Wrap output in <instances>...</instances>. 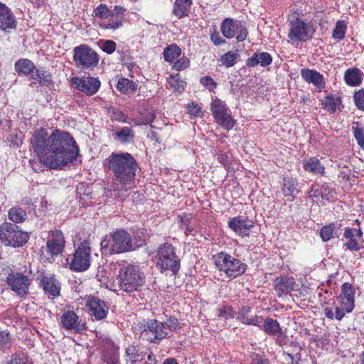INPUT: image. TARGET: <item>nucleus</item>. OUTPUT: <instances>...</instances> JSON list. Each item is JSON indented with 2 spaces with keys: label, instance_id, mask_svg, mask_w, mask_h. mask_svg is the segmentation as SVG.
<instances>
[{
  "label": "nucleus",
  "instance_id": "obj_33",
  "mask_svg": "<svg viewBox=\"0 0 364 364\" xmlns=\"http://www.w3.org/2000/svg\"><path fill=\"white\" fill-rule=\"evenodd\" d=\"M191 4L192 0H176L174 2L173 14L178 18L187 16Z\"/></svg>",
  "mask_w": 364,
  "mask_h": 364
},
{
  "label": "nucleus",
  "instance_id": "obj_21",
  "mask_svg": "<svg viewBox=\"0 0 364 364\" xmlns=\"http://www.w3.org/2000/svg\"><path fill=\"white\" fill-rule=\"evenodd\" d=\"M86 307L90 314L96 320H102L107 317L109 308L103 300L97 297H90L87 301Z\"/></svg>",
  "mask_w": 364,
  "mask_h": 364
},
{
  "label": "nucleus",
  "instance_id": "obj_51",
  "mask_svg": "<svg viewBox=\"0 0 364 364\" xmlns=\"http://www.w3.org/2000/svg\"><path fill=\"white\" fill-rule=\"evenodd\" d=\"M190 65V60L188 58L183 56L178 59L173 64V69L177 71L183 70L186 69Z\"/></svg>",
  "mask_w": 364,
  "mask_h": 364
},
{
  "label": "nucleus",
  "instance_id": "obj_44",
  "mask_svg": "<svg viewBox=\"0 0 364 364\" xmlns=\"http://www.w3.org/2000/svg\"><path fill=\"white\" fill-rule=\"evenodd\" d=\"M109 114L111 120L122 123H127L128 117L122 111L119 109L111 107L109 109Z\"/></svg>",
  "mask_w": 364,
  "mask_h": 364
},
{
  "label": "nucleus",
  "instance_id": "obj_3",
  "mask_svg": "<svg viewBox=\"0 0 364 364\" xmlns=\"http://www.w3.org/2000/svg\"><path fill=\"white\" fill-rule=\"evenodd\" d=\"M117 279L122 290L133 292L144 284L145 277L139 265L129 264L120 269Z\"/></svg>",
  "mask_w": 364,
  "mask_h": 364
},
{
  "label": "nucleus",
  "instance_id": "obj_56",
  "mask_svg": "<svg viewBox=\"0 0 364 364\" xmlns=\"http://www.w3.org/2000/svg\"><path fill=\"white\" fill-rule=\"evenodd\" d=\"M323 191V186L322 188L318 184H314L311 186L310 191L308 192V196L309 198H318L322 197Z\"/></svg>",
  "mask_w": 364,
  "mask_h": 364
},
{
  "label": "nucleus",
  "instance_id": "obj_54",
  "mask_svg": "<svg viewBox=\"0 0 364 364\" xmlns=\"http://www.w3.org/2000/svg\"><path fill=\"white\" fill-rule=\"evenodd\" d=\"M336 191L328 185H323L322 198L328 201H333L336 198Z\"/></svg>",
  "mask_w": 364,
  "mask_h": 364
},
{
  "label": "nucleus",
  "instance_id": "obj_23",
  "mask_svg": "<svg viewBox=\"0 0 364 364\" xmlns=\"http://www.w3.org/2000/svg\"><path fill=\"white\" fill-rule=\"evenodd\" d=\"M274 287L278 296L280 297L291 291H297L299 284L293 277H281L274 279Z\"/></svg>",
  "mask_w": 364,
  "mask_h": 364
},
{
  "label": "nucleus",
  "instance_id": "obj_31",
  "mask_svg": "<svg viewBox=\"0 0 364 364\" xmlns=\"http://www.w3.org/2000/svg\"><path fill=\"white\" fill-rule=\"evenodd\" d=\"M303 168L305 171L314 174H322L324 172V166L316 157L303 160Z\"/></svg>",
  "mask_w": 364,
  "mask_h": 364
},
{
  "label": "nucleus",
  "instance_id": "obj_13",
  "mask_svg": "<svg viewBox=\"0 0 364 364\" xmlns=\"http://www.w3.org/2000/svg\"><path fill=\"white\" fill-rule=\"evenodd\" d=\"M40 286L50 299H55L60 295V284L53 274L43 272L37 277Z\"/></svg>",
  "mask_w": 364,
  "mask_h": 364
},
{
  "label": "nucleus",
  "instance_id": "obj_11",
  "mask_svg": "<svg viewBox=\"0 0 364 364\" xmlns=\"http://www.w3.org/2000/svg\"><path fill=\"white\" fill-rule=\"evenodd\" d=\"M312 28L309 23L296 17L290 21L288 38L292 42H305L312 36Z\"/></svg>",
  "mask_w": 364,
  "mask_h": 364
},
{
  "label": "nucleus",
  "instance_id": "obj_64",
  "mask_svg": "<svg viewBox=\"0 0 364 364\" xmlns=\"http://www.w3.org/2000/svg\"><path fill=\"white\" fill-rule=\"evenodd\" d=\"M103 360L107 364H117L118 362V358L115 354H112L111 355L105 354L103 356Z\"/></svg>",
  "mask_w": 364,
  "mask_h": 364
},
{
  "label": "nucleus",
  "instance_id": "obj_7",
  "mask_svg": "<svg viewBox=\"0 0 364 364\" xmlns=\"http://www.w3.org/2000/svg\"><path fill=\"white\" fill-rule=\"evenodd\" d=\"M28 239V233L20 230L15 224L4 223L0 225V240L5 245L14 247L23 246Z\"/></svg>",
  "mask_w": 364,
  "mask_h": 364
},
{
  "label": "nucleus",
  "instance_id": "obj_37",
  "mask_svg": "<svg viewBox=\"0 0 364 364\" xmlns=\"http://www.w3.org/2000/svg\"><path fill=\"white\" fill-rule=\"evenodd\" d=\"M117 88L123 94H129L136 90L137 85L132 80L122 77L117 82Z\"/></svg>",
  "mask_w": 364,
  "mask_h": 364
},
{
  "label": "nucleus",
  "instance_id": "obj_39",
  "mask_svg": "<svg viewBox=\"0 0 364 364\" xmlns=\"http://www.w3.org/2000/svg\"><path fill=\"white\" fill-rule=\"evenodd\" d=\"M32 80H38L41 85H50L52 84V75L50 73L45 70H36L34 74H32Z\"/></svg>",
  "mask_w": 364,
  "mask_h": 364
},
{
  "label": "nucleus",
  "instance_id": "obj_29",
  "mask_svg": "<svg viewBox=\"0 0 364 364\" xmlns=\"http://www.w3.org/2000/svg\"><path fill=\"white\" fill-rule=\"evenodd\" d=\"M16 27L15 16L10 9L0 14V30L4 32H10Z\"/></svg>",
  "mask_w": 364,
  "mask_h": 364
},
{
  "label": "nucleus",
  "instance_id": "obj_20",
  "mask_svg": "<svg viewBox=\"0 0 364 364\" xmlns=\"http://www.w3.org/2000/svg\"><path fill=\"white\" fill-rule=\"evenodd\" d=\"M228 227L237 235L241 237L250 235V232L254 226V222L247 216L238 215L228 221Z\"/></svg>",
  "mask_w": 364,
  "mask_h": 364
},
{
  "label": "nucleus",
  "instance_id": "obj_14",
  "mask_svg": "<svg viewBox=\"0 0 364 364\" xmlns=\"http://www.w3.org/2000/svg\"><path fill=\"white\" fill-rule=\"evenodd\" d=\"M166 328L164 323L156 320H149L144 325L141 336L150 342H156L166 337Z\"/></svg>",
  "mask_w": 364,
  "mask_h": 364
},
{
  "label": "nucleus",
  "instance_id": "obj_2",
  "mask_svg": "<svg viewBox=\"0 0 364 364\" xmlns=\"http://www.w3.org/2000/svg\"><path fill=\"white\" fill-rule=\"evenodd\" d=\"M108 173L113 174L112 189L114 196L123 199L126 193L134 185L138 164L128 152H112L103 162Z\"/></svg>",
  "mask_w": 364,
  "mask_h": 364
},
{
  "label": "nucleus",
  "instance_id": "obj_5",
  "mask_svg": "<svg viewBox=\"0 0 364 364\" xmlns=\"http://www.w3.org/2000/svg\"><path fill=\"white\" fill-rule=\"evenodd\" d=\"M103 253L119 254L135 250L131 235L123 229L114 232L111 239L105 238L101 242Z\"/></svg>",
  "mask_w": 364,
  "mask_h": 364
},
{
  "label": "nucleus",
  "instance_id": "obj_58",
  "mask_svg": "<svg viewBox=\"0 0 364 364\" xmlns=\"http://www.w3.org/2000/svg\"><path fill=\"white\" fill-rule=\"evenodd\" d=\"M144 230L141 231L136 232L134 239L136 240V244L134 246L136 247H139L142 246L144 242L147 240V236L144 235Z\"/></svg>",
  "mask_w": 364,
  "mask_h": 364
},
{
  "label": "nucleus",
  "instance_id": "obj_16",
  "mask_svg": "<svg viewBox=\"0 0 364 364\" xmlns=\"http://www.w3.org/2000/svg\"><path fill=\"white\" fill-rule=\"evenodd\" d=\"M70 83L74 88L90 96L95 95L101 85L100 81L92 77H74L71 79Z\"/></svg>",
  "mask_w": 364,
  "mask_h": 364
},
{
  "label": "nucleus",
  "instance_id": "obj_52",
  "mask_svg": "<svg viewBox=\"0 0 364 364\" xmlns=\"http://www.w3.org/2000/svg\"><path fill=\"white\" fill-rule=\"evenodd\" d=\"M353 100L356 107L359 109L364 111V90H360L355 92L353 96Z\"/></svg>",
  "mask_w": 364,
  "mask_h": 364
},
{
  "label": "nucleus",
  "instance_id": "obj_60",
  "mask_svg": "<svg viewBox=\"0 0 364 364\" xmlns=\"http://www.w3.org/2000/svg\"><path fill=\"white\" fill-rule=\"evenodd\" d=\"M28 359L23 355L22 356L20 355H14L9 364H27Z\"/></svg>",
  "mask_w": 364,
  "mask_h": 364
},
{
  "label": "nucleus",
  "instance_id": "obj_49",
  "mask_svg": "<svg viewBox=\"0 0 364 364\" xmlns=\"http://www.w3.org/2000/svg\"><path fill=\"white\" fill-rule=\"evenodd\" d=\"M325 316L329 318L333 319L336 318L337 320L341 319V311L338 307H326L324 311Z\"/></svg>",
  "mask_w": 364,
  "mask_h": 364
},
{
  "label": "nucleus",
  "instance_id": "obj_46",
  "mask_svg": "<svg viewBox=\"0 0 364 364\" xmlns=\"http://www.w3.org/2000/svg\"><path fill=\"white\" fill-rule=\"evenodd\" d=\"M352 130L357 141L364 139V127L358 122H353Z\"/></svg>",
  "mask_w": 364,
  "mask_h": 364
},
{
  "label": "nucleus",
  "instance_id": "obj_59",
  "mask_svg": "<svg viewBox=\"0 0 364 364\" xmlns=\"http://www.w3.org/2000/svg\"><path fill=\"white\" fill-rule=\"evenodd\" d=\"M263 323V318L262 316H255L253 317H249L247 320H245V324L261 326Z\"/></svg>",
  "mask_w": 364,
  "mask_h": 364
},
{
  "label": "nucleus",
  "instance_id": "obj_43",
  "mask_svg": "<svg viewBox=\"0 0 364 364\" xmlns=\"http://www.w3.org/2000/svg\"><path fill=\"white\" fill-rule=\"evenodd\" d=\"M216 316L222 320H228L234 318L235 313L232 306L225 305L217 310Z\"/></svg>",
  "mask_w": 364,
  "mask_h": 364
},
{
  "label": "nucleus",
  "instance_id": "obj_9",
  "mask_svg": "<svg viewBox=\"0 0 364 364\" xmlns=\"http://www.w3.org/2000/svg\"><path fill=\"white\" fill-rule=\"evenodd\" d=\"M91 264V248L87 240H83L75 250L70 262V269L75 272H84L89 269Z\"/></svg>",
  "mask_w": 364,
  "mask_h": 364
},
{
  "label": "nucleus",
  "instance_id": "obj_30",
  "mask_svg": "<svg viewBox=\"0 0 364 364\" xmlns=\"http://www.w3.org/2000/svg\"><path fill=\"white\" fill-rule=\"evenodd\" d=\"M149 353L144 352L134 346H129L126 349L127 361L131 364H139L145 360Z\"/></svg>",
  "mask_w": 364,
  "mask_h": 364
},
{
  "label": "nucleus",
  "instance_id": "obj_63",
  "mask_svg": "<svg viewBox=\"0 0 364 364\" xmlns=\"http://www.w3.org/2000/svg\"><path fill=\"white\" fill-rule=\"evenodd\" d=\"M274 336L276 338L277 343L279 346L285 344L287 341V338L282 333V329L278 332V334H275Z\"/></svg>",
  "mask_w": 364,
  "mask_h": 364
},
{
  "label": "nucleus",
  "instance_id": "obj_34",
  "mask_svg": "<svg viewBox=\"0 0 364 364\" xmlns=\"http://www.w3.org/2000/svg\"><path fill=\"white\" fill-rule=\"evenodd\" d=\"M168 88L173 93L181 94L184 90L186 82L183 81L179 74L171 75L168 78Z\"/></svg>",
  "mask_w": 364,
  "mask_h": 364
},
{
  "label": "nucleus",
  "instance_id": "obj_36",
  "mask_svg": "<svg viewBox=\"0 0 364 364\" xmlns=\"http://www.w3.org/2000/svg\"><path fill=\"white\" fill-rule=\"evenodd\" d=\"M181 54V49L176 44H171L164 50L163 55L166 62H173Z\"/></svg>",
  "mask_w": 364,
  "mask_h": 364
},
{
  "label": "nucleus",
  "instance_id": "obj_45",
  "mask_svg": "<svg viewBox=\"0 0 364 364\" xmlns=\"http://www.w3.org/2000/svg\"><path fill=\"white\" fill-rule=\"evenodd\" d=\"M188 113L191 118L203 117V112L199 104L191 102L187 104Z\"/></svg>",
  "mask_w": 364,
  "mask_h": 364
},
{
  "label": "nucleus",
  "instance_id": "obj_28",
  "mask_svg": "<svg viewBox=\"0 0 364 364\" xmlns=\"http://www.w3.org/2000/svg\"><path fill=\"white\" fill-rule=\"evenodd\" d=\"M272 62L271 55L267 52H262L254 53L252 57L247 60L246 65L248 67H255L257 65L265 67L270 65Z\"/></svg>",
  "mask_w": 364,
  "mask_h": 364
},
{
  "label": "nucleus",
  "instance_id": "obj_62",
  "mask_svg": "<svg viewBox=\"0 0 364 364\" xmlns=\"http://www.w3.org/2000/svg\"><path fill=\"white\" fill-rule=\"evenodd\" d=\"M178 221L181 223V228L189 225L191 220V215L184 213L178 216Z\"/></svg>",
  "mask_w": 364,
  "mask_h": 364
},
{
  "label": "nucleus",
  "instance_id": "obj_12",
  "mask_svg": "<svg viewBox=\"0 0 364 364\" xmlns=\"http://www.w3.org/2000/svg\"><path fill=\"white\" fill-rule=\"evenodd\" d=\"M221 32L227 38H236L237 41L241 42L246 39L247 30L241 21L226 18L221 23Z\"/></svg>",
  "mask_w": 364,
  "mask_h": 364
},
{
  "label": "nucleus",
  "instance_id": "obj_19",
  "mask_svg": "<svg viewBox=\"0 0 364 364\" xmlns=\"http://www.w3.org/2000/svg\"><path fill=\"white\" fill-rule=\"evenodd\" d=\"M60 325L67 331L79 333L83 330V324L80 317L73 310L63 309L60 316Z\"/></svg>",
  "mask_w": 364,
  "mask_h": 364
},
{
  "label": "nucleus",
  "instance_id": "obj_10",
  "mask_svg": "<svg viewBox=\"0 0 364 364\" xmlns=\"http://www.w3.org/2000/svg\"><path fill=\"white\" fill-rule=\"evenodd\" d=\"M73 60L78 68L85 70L96 67L99 62V56L89 46L80 45L74 48Z\"/></svg>",
  "mask_w": 364,
  "mask_h": 364
},
{
  "label": "nucleus",
  "instance_id": "obj_57",
  "mask_svg": "<svg viewBox=\"0 0 364 364\" xmlns=\"http://www.w3.org/2000/svg\"><path fill=\"white\" fill-rule=\"evenodd\" d=\"M250 310L251 309L250 306H242L238 311L237 318L242 323H245V320H247L249 318L248 314L250 312Z\"/></svg>",
  "mask_w": 364,
  "mask_h": 364
},
{
  "label": "nucleus",
  "instance_id": "obj_15",
  "mask_svg": "<svg viewBox=\"0 0 364 364\" xmlns=\"http://www.w3.org/2000/svg\"><path fill=\"white\" fill-rule=\"evenodd\" d=\"M65 245V237L60 230H52L49 232L46 242V249L47 252L53 259L63 252Z\"/></svg>",
  "mask_w": 364,
  "mask_h": 364
},
{
  "label": "nucleus",
  "instance_id": "obj_41",
  "mask_svg": "<svg viewBox=\"0 0 364 364\" xmlns=\"http://www.w3.org/2000/svg\"><path fill=\"white\" fill-rule=\"evenodd\" d=\"M341 104L340 97H335L333 95L326 96L322 100V105L324 108L330 112H334L336 110L338 106Z\"/></svg>",
  "mask_w": 364,
  "mask_h": 364
},
{
  "label": "nucleus",
  "instance_id": "obj_48",
  "mask_svg": "<svg viewBox=\"0 0 364 364\" xmlns=\"http://www.w3.org/2000/svg\"><path fill=\"white\" fill-rule=\"evenodd\" d=\"M321 237L323 241H328L333 237L334 228L332 225L323 226L320 232Z\"/></svg>",
  "mask_w": 364,
  "mask_h": 364
},
{
  "label": "nucleus",
  "instance_id": "obj_22",
  "mask_svg": "<svg viewBox=\"0 0 364 364\" xmlns=\"http://www.w3.org/2000/svg\"><path fill=\"white\" fill-rule=\"evenodd\" d=\"M125 9L116 6L113 11L104 20L99 21L100 25L106 29H117L122 26Z\"/></svg>",
  "mask_w": 364,
  "mask_h": 364
},
{
  "label": "nucleus",
  "instance_id": "obj_6",
  "mask_svg": "<svg viewBox=\"0 0 364 364\" xmlns=\"http://www.w3.org/2000/svg\"><path fill=\"white\" fill-rule=\"evenodd\" d=\"M156 259V265L161 272L170 270L176 274L180 269V259L176 255V249L168 242H164L159 247Z\"/></svg>",
  "mask_w": 364,
  "mask_h": 364
},
{
  "label": "nucleus",
  "instance_id": "obj_18",
  "mask_svg": "<svg viewBox=\"0 0 364 364\" xmlns=\"http://www.w3.org/2000/svg\"><path fill=\"white\" fill-rule=\"evenodd\" d=\"M357 227L346 228L344 237L346 242L344 245L351 252H358L361 249L360 242L363 232L359 226L358 220H355Z\"/></svg>",
  "mask_w": 364,
  "mask_h": 364
},
{
  "label": "nucleus",
  "instance_id": "obj_53",
  "mask_svg": "<svg viewBox=\"0 0 364 364\" xmlns=\"http://www.w3.org/2000/svg\"><path fill=\"white\" fill-rule=\"evenodd\" d=\"M101 48L104 52L112 54L116 50V43L111 40L103 41L101 43Z\"/></svg>",
  "mask_w": 364,
  "mask_h": 364
},
{
  "label": "nucleus",
  "instance_id": "obj_26",
  "mask_svg": "<svg viewBox=\"0 0 364 364\" xmlns=\"http://www.w3.org/2000/svg\"><path fill=\"white\" fill-rule=\"evenodd\" d=\"M354 295L355 290L349 283L343 284V316L344 311L350 313L354 309Z\"/></svg>",
  "mask_w": 364,
  "mask_h": 364
},
{
  "label": "nucleus",
  "instance_id": "obj_47",
  "mask_svg": "<svg viewBox=\"0 0 364 364\" xmlns=\"http://www.w3.org/2000/svg\"><path fill=\"white\" fill-rule=\"evenodd\" d=\"M95 16L100 18V21L104 20L112 11H109L107 5L101 4L94 11Z\"/></svg>",
  "mask_w": 364,
  "mask_h": 364
},
{
  "label": "nucleus",
  "instance_id": "obj_32",
  "mask_svg": "<svg viewBox=\"0 0 364 364\" xmlns=\"http://www.w3.org/2000/svg\"><path fill=\"white\" fill-rule=\"evenodd\" d=\"M114 136L121 144H131L134 140V132L130 127H124L117 130L114 134Z\"/></svg>",
  "mask_w": 364,
  "mask_h": 364
},
{
  "label": "nucleus",
  "instance_id": "obj_25",
  "mask_svg": "<svg viewBox=\"0 0 364 364\" xmlns=\"http://www.w3.org/2000/svg\"><path fill=\"white\" fill-rule=\"evenodd\" d=\"M297 186L296 178L289 176L284 177L281 184V191L283 196L288 198L289 200L293 201L296 194L299 192L296 188Z\"/></svg>",
  "mask_w": 364,
  "mask_h": 364
},
{
  "label": "nucleus",
  "instance_id": "obj_1",
  "mask_svg": "<svg viewBox=\"0 0 364 364\" xmlns=\"http://www.w3.org/2000/svg\"><path fill=\"white\" fill-rule=\"evenodd\" d=\"M30 144L40 162L51 169L60 168L76 159L79 147L70 133L54 129L50 134L47 129H36Z\"/></svg>",
  "mask_w": 364,
  "mask_h": 364
},
{
  "label": "nucleus",
  "instance_id": "obj_4",
  "mask_svg": "<svg viewBox=\"0 0 364 364\" xmlns=\"http://www.w3.org/2000/svg\"><path fill=\"white\" fill-rule=\"evenodd\" d=\"M213 259L217 269L227 277L232 279L242 275L247 267L240 259L225 252L213 255Z\"/></svg>",
  "mask_w": 364,
  "mask_h": 364
},
{
  "label": "nucleus",
  "instance_id": "obj_55",
  "mask_svg": "<svg viewBox=\"0 0 364 364\" xmlns=\"http://www.w3.org/2000/svg\"><path fill=\"white\" fill-rule=\"evenodd\" d=\"M164 325L171 331H178L181 328L180 322L175 317H169Z\"/></svg>",
  "mask_w": 364,
  "mask_h": 364
},
{
  "label": "nucleus",
  "instance_id": "obj_50",
  "mask_svg": "<svg viewBox=\"0 0 364 364\" xmlns=\"http://www.w3.org/2000/svg\"><path fill=\"white\" fill-rule=\"evenodd\" d=\"M200 83L209 91L213 92L217 87V82L210 76L200 78Z\"/></svg>",
  "mask_w": 364,
  "mask_h": 364
},
{
  "label": "nucleus",
  "instance_id": "obj_38",
  "mask_svg": "<svg viewBox=\"0 0 364 364\" xmlns=\"http://www.w3.org/2000/svg\"><path fill=\"white\" fill-rule=\"evenodd\" d=\"M9 218L15 223H20L26 220V213L22 208L14 206L9 211Z\"/></svg>",
  "mask_w": 364,
  "mask_h": 364
},
{
  "label": "nucleus",
  "instance_id": "obj_35",
  "mask_svg": "<svg viewBox=\"0 0 364 364\" xmlns=\"http://www.w3.org/2000/svg\"><path fill=\"white\" fill-rule=\"evenodd\" d=\"M344 79L348 85L358 86L362 82V73L358 68L348 69L345 73Z\"/></svg>",
  "mask_w": 364,
  "mask_h": 364
},
{
  "label": "nucleus",
  "instance_id": "obj_8",
  "mask_svg": "<svg viewBox=\"0 0 364 364\" xmlns=\"http://www.w3.org/2000/svg\"><path fill=\"white\" fill-rule=\"evenodd\" d=\"M210 110L215 122L223 129L230 131L235 125L236 120L232 117L231 111L224 101L218 97L213 99Z\"/></svg>",
  "mask_w": 364,
  "mask_h": 364
},
{
  "label": "nucleus",
  "instance_id": "obj_42",
  "mask_svg": "<svg viewBox=\"0 0 364 364\" xmlns=\"http://www.w3.org/2000/svg\"><path fill=\"white\" fill-rule=\"evenodd\" d=\"M240 55L236 51H229L220 58V61L223 65L230 68L236 63Z\"/></svg>",
  "mask_w": 364,
  "mask_h": 364
},
{
  "label": "nucleus",
  "instance_id": "obj_17",
  "mask_svg": "<svg viewBox=\"0 0 364 364\" xmlns=\"http://www.w3.org/2000/svg\"><path fill=\"white\" fill-rule=\"evenodd\" d=\"M7 283L12 291L24 296L28 293L31 279L21 273H11L7 277Z\"/></svg>",
  "mask_w": 364,
  "mask_h": 364
},
{
  "label": "nucleus",
  "instance_id": "obj_40",
  "mask_svg": "<svg viewBox=\"0 0 364 364\" xmlns=\"http://www.w3.org/2000/svg\"><path fill=\"white\" fill-rule=\"evenodd\" d=\"M262 329L268 335L274 336L275 334H278L281 328L277 320L269 318L264 321Z\"/></svg>",
  "mask_w": 364,
  "mask_h": 364
},
{
  "label": "nucleus",
  "instance_id": "obj_27",
  "mask_svg": "<svg viewBox=\"0 0 364 364\" xmlns=\"http://www.w3.org/2000/svg\"><path fill=\"white\" fill-rule=\"evenodd\" d=\"M36 70L34 63L27 58H21L15 63V71L18 75L29 76L31 79Z\"/></svg>",
  "mask_w": 364,
  "mask_h": 364
},
{
  "label": "nucleus",
  "instance_id": "obj_24",
  "mask_svg": "<svg viewBox=\"0 0 364 364\" xmlns=\"http://www.w3.org/2000/svg\"><path fill=\"white\" fill-rule=\"evenodd\" d=\"M301 76L307 83L313 84L318 92H321L325 87V81L323 75L315 70L308 68L301 69Z\"/></svg>",
  "mask_w": 364,
  "mask_h": 364
},
{
  "label": "nucleus",
  "instance_id": "obj_61",
  "mask_svg": "<svg viewBox=\"0 0 364 364\" xmlns=\"http://www.w3.org/2000/svg\"><path fill=\"white\" fill-rule=\"evenodd\" d=\"M11 341V336L6 331H0V346H6Z\"/></svg>",
  "mask_w": 364,
  "mask_h": 364
}]
</instances>
